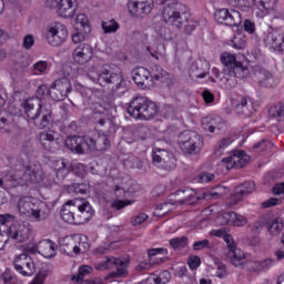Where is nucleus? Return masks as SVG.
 Listing matches in <instances>:
<instances>
[{
	"label": "nucleus",
	"instance_id": "1",
	"mask_svg": "<svg viewBox=\"0 0 284 284\" xmlns=\"http://www.w3.org/2000/svg\"><path fill=\"white\" fill-rule=\"evenodd\" d=\"M221 62L224 65L222 72L216 68H213L212 72L225 88H236V79L250 77V68L243 65V62L236 61V55L224 52L221 55Z\"/></svg>",
	"mask_w": 284,
	"mask_h": 284
},
{
	"label": "nucleus",
	"instance_id": "2",
	"mask_svg": "<svg viewBox=\"0 0 284 284\" xmlns=\"http://www.w3.org/2000/svg\"><path fill=\"white\" fill-rule=\"evenodd\" d=\"M94 215V210L85 199H73L64 203L61 219L71 225H84Z\"/></svg>",
	"mask_w": 284,
	"mask_h": 284
},
{
	"label": "nucleus",
	"instance_id": "3",
	"mask_svg": "<svg viewBox=\"0 0 284 284\" xmlns=\"http://www.w3.org/2000/svg\"><path fill=\"white\" fill-rule=\"evenodd\" d=\"M156 3L158 6H164L162 16L169 26L181 28L190 21V12L185 11V6L176 0H156Z\"/></svg>",
	"mask_w": 284,
	"mask_h": 284
},
{
	"label": "nucleus",
	"instance_id": "4",
	"mask_svg": "<svg viewBox=\"0 0 284 284\" xmlns=\"http://www.w3.org/2000/svg\"><path fill=\"white\" fill-rule=\"evenodd\" d=\"M128 114L140 121H150L159 114V104L145 97H135L128 106Z\"/></svg>",
	"mask_w": 284,
	"mask_h": 284
},
{
	"label": "nucleus",
	"instance_id": "5",
	"mask_svg": "<svg viewBox=\"0 0 284 284\" xmlns=\"http://www.w3.org/2000/svg\"><path fill=\"white\" fill-rule=\"evenodd\" d=\"M20 214L30 216L34 221H45L50 216V206L44 202H36L32 197H22L18 202Z\"/></svg>",
	"mask_w": 284,
	"mask_h": 284
},
{
	"label": "nucleus",
	"instance_id": "6",
	"mask_svg": "<svg viewBox=\"0 0 284 284\" xmlns=\"http://www.w3.org/2000/svg\"><path fill=\"white\" fill-rule=\"evenodd\" d=\"M179 145L184 154H199L203 148V136L196 131H183L179 135Z\"/></svg>",
	"mask_w": 284,
	"mask_h": 284
},
{
	"label": "nucleus",
	"instance_id": "7",
	"mask_svg": "<svg viewBox=\"0 0 284 284\" xmlns=\"http://www.w3.org/2000/svg\"><path fill=\"white\" fill-rule=\"evenodd\" d=\"M130 263V257H125L124 260L121 257H108L105 262L94 264L95 270L99 272H103L104 270H110L112 265H115L116 271L111 272L108 276V278H123L128 276V268L126 265Z\"/></svg>",
	"mask_w": 284,
	"mask_h": 284
},
{
	"label": "nucleus",
	"instance_id": "8",
	"mask_svg": "<svg viewBox=\"0 0 284 284\" xmlns=\"http://www.w3.org/2000/svg\"><path fill=\"white\" fill-rule=\"evenodd\" d=\"M153 164L158 165V168H162L170 172V170H174L176 168V158L170 151H165L163 149H156L152 153Z\"/></svg>",
	"mask_w": 284,
	"mask_h": 284
},
{
	"label": "nucleus",
	"instance_id": "9",
	"mask_svg": "<svg viewBox=\"0 0 284 284\" xmlns=\"http://www.w3.org/2000/svg\"><path fill=\"white\" fill-rule=\"evenodd\" d=\"M13 266L22 276H32L37 272L34 261L27 253L18 255L13 261Z\"/></svg>",
	"mask_w": 284,
	"mask_h": 284
},
{
	"label": "nucleus",
	"instance_id": "10",
	"mask_svg": "<svg viewBox=\"0 0 284 284\" xmlns=\"http://www.w3.org/2000/svg\"><path fill=\"white\" fill-rule=\"evenodd\" d=\"M110 67H105L103 71L99 74L98 81L100 85L102 83H106L108 85H111L113 92H116L120 90V88H123V77H121L120 73H114L110 69Z\"/></svg>",
	"mask_w": 284,
	"mask_h": 284
},
{
	"label": "nucleus",
	"instance_id": "11",
	"mask_svg": "<svg viewBox=\"0 0 284 284\" xmlns=\"http://www.w3.org/2000/svg\"><path fill=\"white\" fill-rule=\"evenodd\" d=\"M129 12L132 17H143L150 14L154 8V0H129Z\"/></svg>",
	"mask_w": 284,
	"mask_h": 284
},
{
	"label": "nucleus",
	"instance_id": "12",
	"mask_svg": "<svg viewBox=\"0 0 284 284\" xmlns=\"http://www.w3.org/2000/svg\"><path fill=\"white\" fill-rule=\"evenodd\" d=\"M214 19L217 23H224V26H239L241 23V13L236 10L219 9L214 13Z\"/></svg>",
	"mask_w": 284,
	"mask_h": 284
},
{
	"label": "nucleus",
	"instance_id": "13",
	"mask_svg": "<svg viewBox=\"0 0 284 284\" xmlns=\"http://www.w3.org/2000/svg\"><path fill=\"white\" fill-rule=\"evenodd\" d=\"M48 43L54 48H59L68 39V29L62 24H55L49 28L47 32Z\"/></svg>",
	"mask_w": 284,
	"mask_h": 284
},
{
	"label": "nucleus",
	"instance_id": "14",
	"mask_svg": "<svg viewBox=\"0 0 284 284\" xmlns=\"http://www.w3.org/2000/svg\"><path fill=\"white\" fill-rule=\"evenodd\" d=\"M64 145L73 154H85L88 150V136L69 135L65 139Z\"/></svg>",
	"mask_w": 284,
	"mask_h": 284
},
{
	"label": "nucleus",
	"instance_id": "15",
	"mask_svg": "<svg viewBox=\"0 0 284 284\" xmlns=\"http://www.w3.org/2000/svg\"><path fill=\"white\" fill-rule=\"evenodd\" d=\"M40 143L47 152H59L63 145V140L54 136V132H42L40 133Z\"/></svg>",
	"mask_w": 284,
	"mask_h": 284
},
{
	"label": "nucleus",
	"instance_id": "16",
	"mask_svg": "<svg viewBox=\"0 0 284 284\" xmlns=\"http://www.w3.org/2000/svg\"><path fill=\"white\" fill-rule=\"evenodd\" d=\"M89 152H105L112 145L105 133H99L95 138L87 136Z\"/></svg>",
	"mask_w": 284,
	"mask_h": 284
},
{
	"label": "nucleus",
	"instance_id": "17",
	"mask_svg": "<svg viewBox=\"0 0 284 284\" xmlns=\"http://www.w3.org/2000/svg\"><path fill=\"white\" fill-rule=\"evenodd\" d=\"M7 234H9V239H12V241L26 243L30 239V227L26 226V224L13 223Z\"/></svg>",
	"mask_w": 284,
	"mask_h": 284
},
{
	"label": "nucleus",
	"instance_id": "18",
	"mask_svg": "<svg viewBox=\"0 0 284 284\" xmlns=\"http://www.w3.org/2000/svg\"><path fill=\"white\" fill-rule=\"evenodd\" d=\"M94 57V50L90 44H80L73 51V61L79 65H85Z\"/></svg>",
	"mask_w": 284,
	"mask_h": 284
},
{
	"label": "nucleus",
	"instance_id": "19",
	"mask_svg": "<svg viewBox=\"0 0 284 284\" xmlns=\"http://www.w3.org/2000/svg\"><path fill=\"white\" fill-rule=\"evenodd\" d=\"M133 81L142 90H148L152 85V73L148 69L139 67L133 71Z\"/></svg>",
	"mask_w": 284,
	"mask_h": 284
},
{
	"label": "nucleus",
	"instance_id": "20",
	"mask_svg": "<svg viewBox=\"0 0 284 284\" xmlns=\"http://www.w3.org/2000/svg\"><path fill=\"white\" fill-rule=\"evenodd\" d=\"M256 190V184L254 181H246L242 185L236 186L231 195V201H234L236 205L239 201L243 200V196H247V194H252Z\"/></svg>",
	"mask_w": 284,
	"mask_h": 284
},
{
	"label": "nucleus",
	"instance_id": "21",
	"mask_svg": "<svg viewBox=\"0 0 284 284\" xmlns=\"http://www.w3.org/2000/svg\"><path fill=\"white\" fill-rule=\"evenodd\" d=\"M77 8H79L77 0H60L58 14L64 19H72L77 12Z\"/></svg>",
	"mask_w": 284,
	"mask_h": 284
},
{
	"label": "nucleus",
	"instance_id": "22",
	"mask_svg": "<svg viewBox=\"0 0 284 284\" xmlns=\"http://www.w3.org/2000/svg\"><path fill=\"white\" fill-rule=\"evenodd\" d=\"M34 101V102H33ZM28 100L24 101L21 105L24 108V112L32 123H34L37 116L41 112L43 105H41V100Z\"/></svg>",
	"mask_w": 284,
	"mask_h": 284
},
{
	"label": "nucleus",
	"instance_id": "23",
	"mask_svg": "<svg viewBox=\"0 0 284 284\" xmlns=\"http://www.w3.org/2000/svg\"><path fill=\"white\" fill-rule=\"evenodd\" d=\"M235 112L239 116H245L246 119H250V116L256 112L252 98H242L235 108Z\"/></svg>",
	"mask_w": 284,
	"mask_h": 284
},
{
	"label": "nucleus",
	"instance_id": "24",
	"mask_svg": "<svg viewBox=\"0 0 284 284\" xmlns=\"http://www.w3.org/2000/svg\"><path fill=\"white\" fill-rule=\"evenodd\" d=\"M50 123H52V109L42 106L39 116L33 120V124L38 126L39 130H45Z\"/></svg>",
	"mask_w": 284,
	"mask_h": 284
},
{
	"label": "nucleus",
	"instance_id": "25",
	"mask_svg": "<svg viewBox=\"0 0 284 284\" xmlns=\"http://www.w3.org/2000/svg\"><path fill=\"white\" fill-rule=\"evenodd\" d=\"M39 254L44 258H54L57 256V244L51 240L40 242Z\"/></svg>",
	"mask_w": 284,
	"mask_h": 284
},
{
	"label": "nucleus",
	"instance_id": "26",
	"mask_svg": "<svg viewBox=\"0 0 284 284\" xmlns=\"http://www.w3.org/2000/svg\"><path fill=\"white\" fill-rule=\"evenodd\" d=\"M227 247H229V257L235 267H239L240 265H243V258H245L244 254H241V251L236 250V243H230L227 242Z\"/></svg>",
	"mask_w": 284,
	"mask_h": 284
},
{
	"label": "nucleus",
	"instance_id": "27",
	"mask_svg": "<svg viewBox=\"0 0 284 284\" xmlns=\"http://www.w3.org/2000/svg\"><path fill=\"white\" fill-rule=\"evenodd\" d=\"M77 28L81 30V32H84V34H90L92 31V27L90 26V20L88 19V16L84 13H79L77 16Z\"/></svg>",
	"mask_w": 284,
	"mask_h": 284
},
{
	"label": "nucleus",
	"instance_id": "28",
	"mask_svg": "<svg viewBox=\"0 0 284 284\" xmlns=\"http://www.w3.org/2000/svg\"><path fill=\"white\" fill-rule=\"evenodd\" d=\"M233 156L235 159V170H240L241 168H245L246 163H250V155L245 153V151H233Z\"/></svg>",
	"mask_w": 284,
	"mask_h": 284
},
{
	"label": "nucleus",
	"instance_id": "29",
	"mask_svg": "<svg viewBox=\"0 0 284 284\" xmlns=\"http://www.w3.org/2000/svg\"><path fill=\"white\" fill-rule=\"evenodd\" d=\"M55 88L62 92L63 95L68 98V94L72 92V84L70 83V79L68 78H60L53 82Z\"/></svg>",
	"mask_w": 284,
	"mask_h": 284
},
{
	"label": "nucleus",
	"instance_id": "30",
	"mask_svg": "<svg viewBox=\"0 0 284 284\" xmlns=\"http://www.w3.org/2000/svg\"><path fill=\"white\" fill-rule=\"evenodd\" d=\"M112 101L95 102L92 104V110L94 114H105L112 110Z\"/></svg>",
	"mask_w": 284,
	"mask_h": 284
},
{
	"label": "nucleus",
	"instance_id": "31",
	"mask_svg": "<svg viewBox=\"0 0 284 284\" xmlns=\"http://www.w3.org/2000/svg\"><path fill=\"white\" fill-rule=\"evenodd\" d=\"M69 192H74V194H88L90 192V184L82 183H73L69 186Z\"/></svg>",
	"mask_w": 284,
	"mask_h": 284
},
{
	"label": "nucleus",
	"instance_id": "32",
	"mask_svg": "<svg viewBox=\"0 0 284 284\" xmlns=\"http://www.w3.org/2000/svg\"><path fill=\"white\" fill-rule=\"evenodd\" d=\"M48 94L53 101H64L67 99L63 92H61L59 88L54 85V83H52L49 88Z\"/></svg>",
	"mask_w": 284,
	"mask_h": 284
},
{
	"label": "nucleus",
	"instance_id": "33",
	"mask_svg": "<svg viewBox=\"0 0 284 284\" xmlns=\"http://www.w3.org/2000/svg\"><path fill=\"white\" fill-rule=\"evenodd\" d=\"M284 37L281 34H272L271 36V47L273 48V50H278L281 52H283L284 50Z\"/></svg>",
	"mask_w": 284,
	"mask_h": 284
},
{
	"label": "nucleus",
	"instance_id": "34",
	"mask_svg": "<svg viewBox=\"0 0 284 284\" xmlns=\"http://www.w3.org/2000/svg\"><path fill=\"white\" fill-rule=\"evenodd\" d=\"M102 30L104 34H111L112 32H116L119 30V22L115 21L114 19L109 20V21H103L102 22Z\"/></svg>",
	"mask_w": 284,
	"mask_h": 284
},
{
	"label": "nucleus",
	"instance_id": "35",
	"mask_svg": "<svg viewBox=\"0 0 284 284\" xmlns=\"http://www.w3.org/2000/svg\"><path fill=\"white\" fill-rule=\"evenodd\" d=\"M281 230H283V221L281 219H275L268 224V232L273 236L281 234Z\"/></svg>",
	"mask_w": 284,
	"mask_h": 284
},
{
	"label": "nucleus",
	"instance_id": "36",
	"mask_svg": "<svg viewBox=\"0 0 284 284\" xmlns=\"http://www.w3.org/2000/svg\"><path fill=\"white\" fill-rule=\"evenodd\" d=\"M2 181H3L2 185H3L4 190H12V189L17 187V185H19L17 178H14V175H12V174L4 175L2 178Z\"/></svg>",
	"mask_w": 284,
	"mask_h": 284
},
{
	"label": "nucleus",
	"instance_id": "37",
	"mask_svg": "<svg viewBox=\"0 0 284 284\" xmlns=\"http://www.w3.org/2000/svg\"><path fill=\"white\" fill-rule=\"evenodd\" d=\"M171 247H173V250H180V247H186L189 240L187 236H181V237H174L172 240L169 241Z\"/></svg>",
	"mask_w": 284,
	"mask_h": 284
},
{
	"label": "nucleus",
	"instance_id": "38",
	"mask_svg": "<svg viewBox=\"0 0 284 284\" xmlns=\"http://www.w3.org/2000/svg\"><path fill=\"white\" fill-rule=\"evenodd\" d=\"M207 70H210V65H207V62H200L195 67V77L197 79H205V77H207Z\"/></svg>",
	"mask_w": 284,
	"mask_h": 284
},
{
	"label": "nucleus",
	"instance_id": "39",
	"mask_svg": "<svg viewBox=\"0 0 284 284\" xmlns=\"http://www.w3.org/2000/svg\"><path fill=\"white\" fill-rule=\"evenodd\" d=\"M92 270L93 268L90 265L80 266L79 272H78V276L74 275L72 277V281H75V283H79V281L83 280V276H88V274H90L92 272Z\"/></svg>",
	"mask_w": 284,
	"mask_h": 284
},
{
	"label": "nucleus",
	"instance_id": "40",
	"mask_svg": "<svg viewBox=\"0 0 284 284\" xmlns=\"http://www.w3.org/2000/svg\"><path fill=\"white\" fill-rule=\"evenodd\" d=\"M172 278V274L169 271H163L158 275L156 277H153V281L155 284H166L170 283V280Z\"/></svg>",
	"mask_w": 284,
	"mask_h": 284
},
{
	"label": "nucleus",
	"instance_id": "41",
	"mask_svg": "<svg viewBox=\"0 0 284 284\" xmlns=\"http://www.w3.org/2000/svg\"><path fill=\"white\" fill-rule=\"evenodd\" d=\"M4 112L11 116H21V109L14 102H9Z\"/></svg>",
	"mask_w": 284,
	"mask_h": 284
},
{
	"label": "nucleus",
	"instance_id": "42",
	"mask_svg": "<svg viewBox=\"0 0 284 284\" xmlns=\"http://www.w3.org/2000/svg\"><path fill=\"white\" fill-rule=\"evenodd\" d=\"M12 116L6 113V111H0V130H3L6 126L10 125Z\"/></svg>",
	"mask_w": 284,
	"mask_h": 284
},
{
	"label": "nucleus",
	"instance_id": "43",
	"mask_svg": "<svg viewBox=\"0 0 284 284\" xmlns=\"http://www.w3.org/2000/svg\"><path fill=\"white\" fill-rule=\"evenodd\" d=\"M194 252H200L201 250H210V240L196 241L193 243Z\"/></svg>",
	"mask_w": 284,
	"mask_h": 284
},
{
	"label": "nucleus",
	"instance_id": "44",
	"mask_svg": "<svg viewBox=\"0 0 284 284\" xmlns=\"http://www.w3.org/2000/svg\"><path fill=\"white\" fill-rule=\"evenodd\" d=\"M229 45H232L235 50H244L245 48V40L234 37L233 40L230 41Z\"/></svg>",
	"mask_w": 284,
	"mask_h": 284
},
{
	"label": "nucleus",
	"instance_id": "45",
	"mask_svg": "<svg viewBox=\"0 0 284 284\" xmlns=\"http://www.w3.org/2000/svg\"><path fill=\"white\" fill-rule=\"evenodd\" d=\"M202 128L203 130H205V132H214V130H216V128L214 126V121H212V119L210 118H204L202 119Z\"/></svg>",
	"mask_w": 284,
	"mask_h": 284
},
{
	"label": "nucleus",
	"instance_id": "46",
	"mask_svg": "<svg viewBox=\"0 0 284 284\" xmlns=\"http://www.w3.org/2000/svg\"><path fill=\"white\" fill-rule=\"evenodd\" d=\"M222 164L225 165L226 170H232V169L236 168V158H234V155L224 158V159H222Z\"/></svg>",
	"mask_w": 284,
	"mask_h": 284
},
{
	"label": "nucleus",
	"instance_id": "47",
	"mask_svg": "<svg viewBox=\"0 0 284 284\" xmlns=\"http://www.w3.org/2000/svg\"><path fill=\"white\" fill-rule=\"evenodd\" d=\"M272 145V142H270V140L263 139L262 141L255 143L253 145L254 150H260V152H265V150H267V148H270Z\"/></svg>",
	"mask_w": 284,
	"mask_h": 284
},
{
	"label": "nucleus",
	"instance_id": "48",
	"mask_svg": "<svg viewBox=\"0 0 284 284\" xmlns=\"http://www.w3.org/2000/svg\"><path fill=\"white\" fill-rule=\"evenodd\" d=\"M48 92H50V88H48V85H45V84L40 85L37 90V99H39V101H40V99L50 97V93H48Z\"/></svg>",
	"mask_w": 284,
	"mask_h": 284
},
{
	"label": "nucleus",
	"instance_id": "49",
	"mask_svg": "<svg viewBox=\"0 0 284 284\" xmlns=\"http://www.w3.org/2000/svg\"><path fill=\"white\" fill-rule=\"evenodd\" d=\"M236 212L230 211V212H224L222 214V219H224L226 225H230L232 223L234 225L235 219H236Z\"/></svg>",
	"mask_w": 284,
	"mask_h": 284
},
{
	"label": "nucleus",
	"instance_id": "50",
	"mask_svg": "<svg viewBox=\"0 0 284 284\" xmlns=\"http://www.w3.org/2000/svg\"><path fill=\"white\" fill-rule=\"evenodd\" d=\"M149 132H150V129H148V126H139L135 130V134L138 139H141V141H145V139H148Z\"/></svg>",
	"mask_w": 284,
	"mask_h": 284
},
{
	"label": "nucleus",
	"instance_id": "51",
	"mask_svg": "<svg viewBox=\"0 0 284 284\" xmlns=\"http://www.w3.org/2000/svg\"><path fill=\"white\" fill-rule=\"evenodd\" d=\"M126 205H132V201L130 200H115L112 202L111 206L115 207V210H123V207H126Z\"/></svg>",
	"mask_w": 284,
	"mask_h": 284
},
{
	"label": "nucleus",
	"instance_id": "52",
	"mask_svg": "<svg viewBox=\"0 0 284 284\" xmlns=\"http://www.w3.org/2000/svg\"><path fill=\"white\" fill-rule=\"evenodd\" d=\"M2 281L4 284H14V276H12V271L7 268L6 272L2 273Z\"/></svg>",
	"mask_w": 284,
	"mask_h": 284
},
{
	"label": "nucleus",
	"instance_id": "53",
	"mask_svg": "<svg viewBox=\"0 0 284 284\" xmlns=\"http://www.w3.org/2000/svg\"><path fill=\"white\" fill-rule=\"evenodd\" d=\"M23 49L24 50H31L32 45H34V36L28 34L23 38Z\"/></svg>",
	"mask_w": 284,
	"mask_h": 284
},
{
	"label": "nucleus",
	"instance_id": "54",
	"mask_svg": "<svg viewBox=\"0 0 284 284\" xmlns=\"http://www.w3.org/2000/svg\"><path fill=\"white\" fill-rule=\"evenodd\" d=\"M214 173L210 172H202L199 176V182L200 183H210V181H214Z\"/></svg>",
	"mask_w": 284,
	"mask_h": 284
},
{
	"label": "nucleus",
	"instance_id": "55",
	"mask_svg": "<svg viewBox=\"0 0 284 284\" xmlns=\"http://www.w3.org/2000/svg\"><path fill=\"white\" fill-rule=\"evenodd\" d=\"M189 266L192 270H197L201 266V257L199 255L189 258Z\"/></svg>",
	"mask_w": 284,
	"mask_h": 284
},
{
	"label": "nucleus",
	"instance_id": "56",
	"mask_svg": "<svg viewBox=\"0 0 284 284\" xmlns=\"http://www.w3.org/2000/svg\"><path fill=\"white\" fill-rule=\"evenodd\" d=\"M278 203H281V200H278L276 197H271L262 203V207H264V209L274 207L275 205H278Z\"/></svg>",
	"mask_w": 284,
	"mask_h": 284
},
{
	"label": "nucleus",
	"instance_id": "57",
	"mask_svg": "<svg viewBox=\"0 0 284 284\" xmlns=\"http://www.w3.org/2000/svg\"><path fill=\"white\" fill-rule=\"evenodd\" d=\"M233 225H236V227H243V225H247V217L236 213V219L235 222H233Z\"/></svg>",
	"mask_w": 284,
	"mask_h": 284
},
{
	"label": "nucleus",
	"instance_id": "58",
	"mask_svg": "<svg viewBox=\"0 0 284 284\" xmlns=\"http://www.w3.org/2000/svg\"><path fill=\"white\" fill-rule=\"evenodd\" d=\"M14 221V215L7 213L0 214V225H6V223H12Z\"/></svg>",
	"mask_w": 284,
	"mask_h": 284
},
{
	"label": "nucleus",
	"instance_id": "59",
	"mask_svg": "<svg viewBox=\"0 0 284 284\" xmlns=\"http://www.w3.org/2000/svg\"><path fill=\"white\" fill-rule=\"evenodd\" d=\"M216 276L217 278H225V276H227V270H225V266L223 263H217Z\"/></svg>",
	"mask_w": 284,
	"mask_h": 284
},
{
	"label": "nucleus",
	"instance_id": "60",
	"mask_svg": "<svg viewBox=\"0 0 284 284\" xmlns=\"http://www.w3.org/2000/svg\"><path fill=\"white\" fill-rule=\"evenodd\" d=\"M244 30L245 32H248V34H254L256 28L254 26V22H252L251 20H245L244 21Z\"/></svg>",
	"mask_w": 284,
	"mask_h": 284
},
{
	"label": "nucleus",
	"instance_id": "61",
	"mask_svg": "<svg viewBox=\"0 0 284 284\" xmlns=\"http://www.w3.org/2000/svg\"><path fill=\"white\" fill-rule=\"evenodd\" d=\"M145 221H148V214L142 213L134 217L132 225H141L142 223H145Z\"/></svg>",
	"mask_w": 284,
	"mask_h": 284
},
{
	"label": "nucleus",
	"instance_id": "62",
	"mask_svg": "<svg viewBox=\"0 0 284 284\" xmlns=\"http://www.w3.org/2000/svg\"><path fill=\"white\" fill-rule=\"evenodd\" d=\"M16 65H20V68H28V65H30V58L27 55H21L16 62Z\"/></svg>",
	"mask_w": 284,
	"mask_h": 284
},
{
	"label": "nucleus",
	"instance_id": "63",
	"mask_svg": "<svg viewBox=\"0 0 284 284\" xmlns=\"http://www.w3.org/2000/svg\"><path fill=\"white\" fill-rule=\"evenodd\" d=\"M202 99H204L205 103H214V94L207 90L202 92Z\"/></svg>",
	"mask_w": 284,
	"mask_h": 284
},
{
	"label": "nucleus",
	"instance_id": "64",
	"mask_svg": "<svg viewBox=\"0 0 284 284\" xmlns=\"http://www.w3.org/2000/svg\"><path fill=\"white\" fill-rule=\"evenodd\" d=\"M45 273H38L34 277V280L32 281V284H43L45 281Z\"/></svg>",
	"mask_w": 284,
	"mask_h": 284
}]
</instances>
